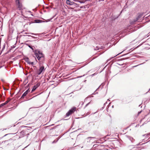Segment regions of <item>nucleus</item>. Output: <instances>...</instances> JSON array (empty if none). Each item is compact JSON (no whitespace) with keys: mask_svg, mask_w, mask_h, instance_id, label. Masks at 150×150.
I'll list each match as a JSON object with an SVG mask.
<instances>
[{"mask_svg":"<svg viewBox=\"0 0 150 150\" xmlns=\"http://www.w3.org/2000/svg\"><path fill=\"white\" fill-rule=\"evenodd\" d=\"M140 113V112H139L138 113V114H139V113Z\"/></svg>","mask_w":150,"mask_h":150,"instance_id":"obj_17","label":"nucleus"},{"mask_svg":"<svg viewBox=\"0 0 150 150\" xmlns=\"http://www.w3.org/2000/svg\"><path fill=\"white\" fill-rule=\"evenodd\" d=\"M27 62L29 64H31L32 65H33L34 64L33 62H30L29 61H27Z\"/></svg>","mask_w":150,"mask_h":150,"instance_id":"obj_10","label":"nucleus"},{"mask_svg":"<svg viewBox=\"0 0 150 150\" xmlns=\"http://www.w3.org/2000/svg\"><path fill=\"white\" fill-rule=\"evenodd\" d=\"M32 34L34 35V34L33 33H32Z\"/></svg>","mask_w":150,"mask_h":150,"instance_id":"obj_19","label":"nucleus"},{"mask_svg":"<svg viewBox=\"0 0 150 150\" xmlns=\"http://www.w3.org/2000/svg\"><path fill=\"white\" fill-rule=\"evenodd\" d=\"M37 88H36V87L35 86L33 87V88L32 90V91H31V92H33L34 91H35L36 89Z\"/></svg>","mask_w":150,"mask_h":150,"instance_id":"obj_8","label":"nucleus"},{"mask_svg":"<svg viewBox=\"0 0 150 150\" xmlns=\"http://www.w3.org/2000/svg\"><path fill=\"white\" fill-rule=\"evenodd\" d=\"M16 3L17 6L19 10H22L23 9V8L22 5V4L20 2L19 0H16Z\"/></svg>","mask_w":150,"mask_h":150,"instance_id":"obj_4","label":"nucleus"},{"mask_svg":"<svg viewBox=\"0 0 150 150\" xmlns=\"http://www.w3.org/2000/svg\"><path fill=\"white\" fill-rule=\"evenodd\" d=\"M137 66H138V65H136V66H134V67H137Z\"/></svg>","mask_w":150,"mask_h":150,"instance_id":"obj_16","label":"nucleus"},{"mask_svg":"<svg viewBox=\"0 0 150 150\" xmlns=\"http://www.w3.org/2000/svg\"><path fill=\"white\" fill-rule=\"evenodd\" d=\"M140 18V17L139 16L136 19H135L134 20V22H135L138 21V20L139 19V18Z\"/></svg>","mask_w":150,"mask_h":150,"instance_id":"obj_11","label":"nucleus"},{"mask_svg":"<svg viewBox=\"0 0 150 150\" xmlns=\"http://www.w3.org/2000/svg\"><path fill=\"white\" fill-rule=\"evenodd\" d=\"M26 45L28 46L30 48L32 49V50H33L34 49L33 48V47H32L30 45H29V44H25Z\"/></svg>","mask_w":150,"mask_h":150,"instance_id":"obj_9","label":"nucleus"},{"mask_svg":"<svg viewBox=\"0 0 150 150\" xmlns=\"http://www.w3.org/2000/svg\"><path fill=\"white\" fill-rule=\"evenodd\" d=\"M29 92V89L26 90L23 94L21 98H23L25 96H26L28 93V92Z\"/></svg>","mask_w":150,"mask_h":150,"instance_id":"obj_6","label":"nucleus"},{"mask_svg":"<svg viewBox=\"0 0 150 150\" xmlns=\"http://www.w3.org/2000/svg\"><path fill=\"white\" fill-rule=\"evenodd\" d=\"M74 0V1H76V0Z\"/></svg>","mask_w":150,"mask_h":150,"instance_id":"obj_18","label":"nucleus"},{"mask_svg":"<svg viewBox=\"0 0 150 150\" xmlns=\"http://www.w3.org/2000/svg\"><path fill=\"white\" fill-rule=\"evenodd\" d=\"M40 86V83H38L35 86L36 88H38Z\"/></svg>","mask_w":150,"mask_h":150,"instance_id":"obj_12","label":"nucleus"},{"mask_svg":"<svg viewBox=\"0 0 150 150\" xmlns=\"http://www.w3.org/2000/svg\"><path fill=\"white\" fill-rule=\"evenodd\" d=\"M90 103V102H89L86 105H85V107H87L88 105H89V104Z\"/></svg>","mask_w":150,"mask_h":150,"instance_id":"obj_13","label":"nucleus"},{"mask_svg":"<svg viewBox=\"0 0 150 150\" xmlns=\"http://www.w3.org/2000/svg\"><path fill=\"white\" fill-rule=\"evenodd\" d=\"M30 11H27L24 8L21 10L22 15L25 17H28V15L30 14Z\"/></svg>","mask_w":150,"mask_h":150,"instance_id":"obj_2","label":"nucleus"},{"mask_svg":"<svg viewBox=\"0 0 150 150\" xmlns=\"http://www.w3.org/2000/svg\"><path fill=\"white\" fill-rule=\"evenodd\" d=\"M52 19V18H51L50 20V19H48V21H50V20H51Z\"/></svg>","mask_w":150,"mask_h":150,"instance_id":"obj_14","label":"nucleus"},{"mask_svg":"<svg viewBox=\"0 0 150 150\" xmlns=\"http://www.w3.org/2000/svg\"><path fill=\"white\" fill-rule=\"evenodd\" d=\"M55 142V141H53L52 142V143H54Z\"/></svg>","mask_w":150,"mask_h":150,"instance_id":"obj_15","label":"nucleus"},{"mask_svg":"<svg viewBox=\"0 0 150 150\" xmlns=\"http://www.w3.org/2000/svg\"><path fill=\"white\" fill-rule=\"evenodd\" d=\"M11 100V99L10 98L8 99L4 103L1 104V106H4L5 105L7 104L8 102H9Z\"/></svg>","mask_w":150,"mask_h":150,"instance_id":"obj_7","label":"nucleus"},{"mask_svg":"<svg viewBox=\"0 0 150 150\" xmlns=\"http://www.w3.org/2000/svg\"><path fill=\"white\" fill-rule=\"evenodd\" d=\"M76 108L75 107H73L71 109H70L66 113V116L67 117H68L70 115L73 113L74 112L76 111Z\"/></svg>","mask_w":150,"mask_h":150,"instance_id":"obj_3","label":"nucleus"},{"mask_svg":"<svg viewBox=\"0 0 150 150\" xmlns=\"http://www.w3.org/2000/svg\"><path fill=\"white\" fill-rule=\"evenodd\" d=\"M66 3L67 4L69 5H72L74 4H76L75 3L73 2H71L70 0H67L66 1Z\"/></svg>","mask_w":150,"mask_h":150,"instance_id":"obj_5","label":"nucleus"},{"mask_svg":"<svg viewBox=\"0 0 150 150\" xmlns=\"http://www.w3.org/2000/svg\"><path fill=\"white\" fill-rule=\"evenodd\" d=\"M35 53L36 57L39 61V68L36 71V73L38 75H40L42 73H43L45 70L44 67L41 64V63L43 62L44 61L45 57L43 54L40 51H36Z\"/></svg>","mask_w":150,"mask_h":150,"instance_id":"obj_1","label":"nucleus"}]
</instances>
